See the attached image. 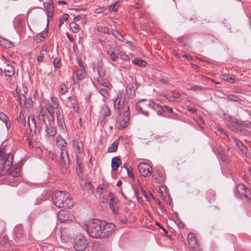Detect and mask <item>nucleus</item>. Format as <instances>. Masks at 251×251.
<instances>
[{"instance_id":"1","label":"nucleus","mask_w":251,"mask_h":251,"mask_svg":"<svg viewBox=\"0 0 251 251\" xmlns=\"http://www.w3.org/2000/svg\"><path fill=\"white\" fill-rule=\"evenodd\" d=\"M85 230L87 234L94 238L103 239L112 235L115 231L116 226L111 223L104 221L93 219L85 224Z\"/></svg>"},{"instance_id":"2","label":"nucleus","mask_w":251,"mask_h":251,"mask_svg":"<svg viewBox=\"0 0 251 251\" xmlns=\"http://www.w3.org/2000/svg\"><path fill=\"white\" fill-rule=\"evenodd\" d=\"M13 158V154L6 153L4 147L0 148V176H2L8 173L10 177L16 178L20 176L22 161H19L12 167Z\"/></svg>"},{"instance_id":"3","label":"nucleus","mask_w":251,"mask_h":251,"mask_svg":"<svg viewBox=\"0 0 251 251\" xmlns=\"http://www.w3.org/2000/svg\"><path fill=\"white\" fill-rule=\"evenodd\" d=\"M53 204L59 208H71L74 205L70 194L66 191H57L52 195Z\"/></svg>"},{"instance_id":"4","label":"nucleus","mask_w":251,"mask_h":251,"mask_svg":"<svg viewBox=\"0 0 251 251\" xmlns=\"http://www.w3.org/2000/svg\"><path fill=\"white\" fill-rule=\"evenodd\" d=\"M235 193L237 198L251 200V191L244 184L240 183L236 186Z\"/></svg>"},{"instance_id":"5","label":"nucleus","mask_w":251,"mask_h":251,"mask_svg":"<svg viewBox=\"0 0 251 251\" xmlns=\"http://www.w3.org/2000/svg\"><path fill=\"white\" fill-rule=\"evenodd\" d=\"M112 100L114 102V107L115 109L120 111L125 106L126 110L127 105L126 104V97L123 92L121 91H118L116 97L113 98Z\"/></svg>"},{"instance_id":"6","label":"nucleus","mask_w":251,"mask_h":251,"mask_svg":"<svg viewBox=\"0 0 251 251\" xmlns=\"http://www.w3.org/2000/svg\"><path fill=\"white\" fill-rule=\"evenodd\" d=\"M88 245L87 240L82 235L77 236L74 240V248L76 251H84Z\"/></svg>"},{"instance_id":"7","label":"nucleus","mask_w":251,"mask_h":251,"mask_svg":"<svg viewBox=\"0 0 251 251\" xmlns=\"http://www.w3.org/2000/svg\"><path fill=\"white\" fill-rule=\"evenodd\" d=\"M152 100L151 99L149 100L142 99L139 100L136 103V109L142 115L146 117H149V114L146 110L147 107L151 108V106L150 105V104H151Z\"/></svg>"},{"instance_id":"8","label":"nucleus","mask_w":251,"mask_h":251,"mask_svg":"<svg viewBox=\"0 0 251 251\" xmlns=\"http://www.w3.org/2000/svg\"><path fill=\"white\" fill-rule=\"evenodd\" d=\"M130 107L127 106L126 110L124 112L123 115H120V118L117 121V123L120 126L121 129L125 128L128 125L129 120Z\"/></svg>"},{"instance_id":"9","label":"nucleus","mask_w":251,"mask_h":251,"mask_svg":"<svg viewBox=\"0 0 251 251\" xmlns=\"http://www.w3.org/2000/svg\"><path fill=\"white\" fill-rule=\"evenodd\" d=\"M152 179L154 183L158 184L163 183L165 179L164 171L161 169L154 170L152 176Z\"/></svg>"},{"instance_id":"10","label":"nucleus","mask_w":251,"mask_h":251,"mask_svg":"<svg viewBox=\"0 0 251 251\" xmlns=\"http://www.w3.org/2000/svg\"><path fill=\"white\" fill-rule=\"evenodd\" d=\"M138 169L141 175L145 177L150 176L152 171V167L149 164L145 162H142L139 164Z\"/></svg>"},{"instance_id":"11","label":"nucleus","mask_w":251,"mask_h":251,"mask_svg":"<svg viewBox=\"0 0 251 251\" xmlns=\"http://www.w3.org/2000/svg\"><path fill=\"white\" fill-rule=\"evenodd\" d=\"M60 163L61 166L68 168L70 165V158L68 151L66 148L62 149L60 151Z\"/></svg>"},{"instance_id":"12","label":"nucleus","mask_w":251,"mask_h":251,"mask_svg":"<svg viewBox=\"0 0 251 251\" xmlns=\"http://www.w3.org/2000/svg\"><path fill=\"white\" fill-rule=\"evenodd\" d=\"M47 25H48V23ZM48 33L49 30L48 29V25H47V27L42 32L36 35L34 39L35 41L37 43L42 42L48 36Z\"/></svg>"},{"instance_id":"13","label":"nucleus","mask_w":251,"mask_h":251,"mask_svg":"<svg viewBox=\"0 0 251 251\" xmlns=\"http://www.w3.org/2000/svg\"><path fill=\"white\" fill-rule=\"evenodd\" d=\"M150 105L151 106V108L155 111L158 116H163L164 114V105H159L153 100L151 102Z\"/></svg>"},{"instance_id":"14","label":"nucleus","mask_w":251,"mask_h":251,"mask_svg":"<svg viewBox=\"0 0 251 251\" xmlns=\"http://www.w3.org/2000/svg\"><path fill=\"white\" fill-rule=\"evenodd\" d=\"M126 93L128 99H132L135 96V90L134 85L132 83H129L126 87Z\"/></svg>"},{"instance_id":"15","label":"nucleus","mask_w":251,"mask_h":251,"mask_svg":"<svg viewBox=\"0 0 251 251\" xmlns=\"http://www.w3.org/2000/svg\"><path fill=\"white\" fill-rule=\"evenodd\" d=\"M69 212L66 210H62L59 211L57 214V218L61 223H64L69 220Z\"/></svg>"},{"instance_id":"16","label":"nucleus","mask_w":251,"mask_h":251,"mask_svg":"<svg viewBox=\"0 0 251 251\" xmlns=\"http://www.w3.org/2000/svg\"><path fill=\"white\" fill-rule=\"evenodd\" d=\"M45 131L48 135L53 137L57 133V128L53 125L48 124L45 126Z\"/></svg>"},{"instance_id":"17","label":"nucleus","mask_w":251,"mask_h":251,"mask_svg":"<svg viewBox=\"0 0 251 251\" xmlns=\"http://www.w3.org/2000/svg\"><path fill=\"white\" fill-rule=\"evenodd\" d=\"M28 124L30 132H33L34 133L36 134L37 127L36 120L33 116L29 117V119L28 120Z\"/></svg>"},{"instance_id":"18","label":"nucleus","mask_w":251,"mask_h":251,"mask_svg":"<svg viewBox=\"0 0 251 251\" xmlns=\"http://www.w3.org/2000/svg\"><path fill=\"white\" fill-rule=\"evenodd\" d=\"M122 164V161L119 157L115 156L111 160V168L113 171H116L120 165Z\"/></svg>"},{"instance_id":"19","label":"nucleus","mask_w":251,"mask_h":251,"mask_svg":"<svg viewBox=\"0 0 251 251\" xmlns=\"http://www.w3.org/2000/svg\"><path fill=\"white\" fill-rule=\"evenodd\" d=\"M56 114L58 127L65 125L62 110L61 109H58L56 111Z\"/></svg>"},{"instance_id":"20","label":"nucleus","mask_w":251,"mask_h":251,"mask_svg":"<svg viewBox=\"0 0 251 251\" xmlns=\"http://www.w3.org/2000/svg\"><path fill=\"white\" fill-rule=\"evenodd\" d=\"M3 73L5 76L11 78L15 73L14 67L11 65H7L3 70Z\"/></svg>"},{"instance_id":"21","label":"nucleus","mask_w":251,"mask_h":251,"mask_svg":"<svg viewBox=\"0 0 251 251\" xmlns=\"http://www.w3.org/2000/svg\"><path fill=\"white\" fill-rule=\"evenodd\" d=\"M0 45L5 48L10 49L14 46V43L0 37Z\"/></svg>"},{"instance_id":"22","label":"nucleus","mask_w":251,"mask_h":251,"mask_svg":"<svg viewBox=\"0 0 251 251\" xmlns=\"http://www.w3.org/2000/svg\"><path fill=\"white\" fill-rule=\"evenodd\" d=\"M85 77V69H80L77 71L76 73V76H73V80L75 83H76V80H81L84 79Z\"/></svg>"},{"instance_id":"23","label":"nucleus","mask_w":251,"mask_h":251,"mask_svg":"<svg viewBox=\"0 0 251 251\" xmlns=\"http://www.w3.org/2000/svg\"><path fill=\"white\" fill-rule=\"evenodd\" d=\"M97 71L100 77H104L105 75V70L102 62H99L97 66Z\"/></svg>"},{"instance_id":"24","label":"nucleus","mask_w":251,"mask_h":251,"mask_svg":"<svg viewBox=\"0 0 251 251\" xmlns=\"http://www.w3.org/2000/svg\"><path fill=\"white\" fill-rule=\"evenodd\" d=\"M44 5L47 13L50 12V15L54 12V6L52 0H49V1L44 2Z\"/></svg>"},{"instance_id":"25","label":"nucleus","mask_w":251,"mask_h":251,"mask_svg":"<svg viewBox=\"0 0 251 251\" xmlns=\"http://www.w3.org/2000/svg\"><path fill=\"white\" fill-rule=\"evenodd\" d=\"M120 141L117 139L109 147L107 152H116L118 149Z\"/></svg>"},{"instance_id":"26","label":"nucleus","mask_w":251,"mask_h":251,"mask_svg":"<svg viewBox=\"0 0 251 251\" xmlns=\"http://www.w3.org/2000/svg\"><path fill=\"white\" fill-rule=\"evenodd\" d=\"M56 145L60 147V151L64 148L66 149V142L60 136H58L56 138Z\"/></svg>"},{"instance_id":"27","label":"nucleus","mask_w":251,"mask_h":251,"mask_svg":"<svg viewBox=\"0 0 251 251\" xmlns=\"http://www.w3.org/2000/svg\"><path fill=\"white\" fill-rule=\"evenodd\" d=\"M123 167H124L126 170L127 176L128 177L134 180L135 178L134 176L133 169L131 167L125 163L124 164Z\"/></svg>"},{"instance_id":"28","label":"nucleus","mask_w":251,"mask_h":251,"mask_svg":"<svg viewBox=\"0 0 251 251\" xmlns=\"http://www.w3.org/2000/svg\"><path fill=\"white\" fill-rule=\"evenodd\" d=\"M47 46L46 45L42 47V49L40 51V55L38 56L37 60L38 62H42L43 61L45 55L47 54Z\"/></svg>"},{"instance_id":"29","label":"nucleus","mask_w":251,"mask_h":251,"mask_svg":"<svg viewBox=\"0 0 251 251\" xmlns=\"http://www.w3.org/2000/svg\"><path fill=\"white\" fill-rule=\"evenodd\" d=\"M107 53L109 55L110 59L114 62L117 60L118 58V52L115 50H107Z\"/></svg>"},{"instance_id":"30","label":"nucleus","mask_w":251,"mask_h":251,"mask_svg":"<svg viewBox=\"0 0 251 251\" xmlns=\"http://www.w3.org/2000/svg\"><path fill=\"white\" fill-rule=\"evenodd\" d=\"M132 63L135 65L142 67H146L147 64L145 60L138 58H135L133 60Z\"/></svg>"},{"instance_id":"31","label":"nucleus","mask_w":251,"mask_h":251,"mask_svg":"<svg viewBox=\"0 0 251 251\" xmlns=\"http://www.w3.org/2000/svg\"><path fill=\"white\" fill-rule=\"evenodd\" d=\"M230 127L232 131L237 133L246 134L248 132L247 130L242 129L236 125H231Z\"/></svg>"},{"instance_id":"32","label":"nucleus","mask_w":251,"mask_h":251,"mask_svg":"<svg viewBox=\"0 0 251 251\" xmlns=\"http://www.w3.org/2000/svg\"><path fill=\"white\" fill-rule=\"evenodd\" d=\"M218 154L219 158L223 162L226 163H228L229 162V159L228 158L227 156L225 153V152L223 151H218Z\"/></svg>"},{"instance_id":"33","label":"nucleus","mask_w":251,"mask_h":251,"mask_svg":"<svg viewBox=\"0 0 251 251\" xmlns=\"http://www.w3.org/2000/svg\"><path fill=\"white\" fill-rule=\"evenodd\" d=\"M0 120L4 123L7 128L10 126V124L7 116L1 112H0Z\"/></svg>"},{"instance_id":"34","label":"nucleus","mask_w":251,"mask_h":251,"mask_svg":"<svg viewBox=\"0 0 251 251\" xmlns=\"http://www.w3.org/2000/svg\"><path fill=\"white\" fill-rule=\"evenodd\" d=\"M70 27L74 33H77L79 31V25L74 22H72L70 23Z\"/></svg>"},{"instance_id":"35","label":"nucleus","mask_w":251,"mask_h":251,"mask_svg":"<svg viewBox=\"0 0 251 251\" xmlns=\"http://www.w3.org/2000/svg\"><path fill=\"white\" fill-rule=\"evenodd\" d=\"M7 183L8 185L14 187L17 186L19 184V181L17 179H14L10 176L7 178Z\"/></svg>"},{"instance_id":"36","label":"nucleus","mask_w":251,"mask_h":251,"mask_svg":"<svg viewBox=\"0 0 251 251\" xmlns=\"http://www.w3.org/2000/svg\"><path fill=\"white\" fill-rule=\"evenodd\" d=\"M67 104L69 107H72L75 111H77L78 101L77 99H74L73 101L71 102L67 103Z\"/></svg>"},{"instance_id":"37","label":"nucleus","mask_w":251,"mask_h":251,"mask_svg":"<svg viewBox=\"0 0 251 251\" xmlns=\"http://www.w3.org/2000/svg\"><path fill=\"white\" fill-rule=\"evenodd\" d=\"M103 77H104L99 76V77L97 78V81L101 86H104L106 88H108L109 83L107 81L104 79Z\"/></svg>"},{"instance_id":"38","label":"nucleus","mask_w":251,"mask_h":251,"mask_svg":"<svg viewBox=\"0 0 251 251\" xmlns=\"http://www.w3.org/2000/svg\"><path fill=\"white\" fill-rule=\"evenodd\" d=\"M111 33L114 37H115L119 40L123 41L124 40V37L117 30L115 29H112L111 31Z\"/></svg>"},{"instance_id":"39","label":"nucleus","mask_w":251,"mask_h":251,"mask_svg":"<svg viewBox=\"0 0 251 251\" xmlns=\"http://www.w3.org/2000/svg\"><path fill=\"white\" fill-rule=\"evenodd\" d=\"M187 89L189 91H201L205 90L206 88L200 85H195L192 86L191 88H187Z\"/></svg>"},{"instance_id":"40","label":"nucleus","mask_w":251,"mask_h":251,"mask_svg":"<svg viewBox=\"0 0 251 251\" xmlns=\"http://www.w3.org/2000/svg\"><path fill=\"white\" fill-rule=\"evenodd\" d=\"M58 91L60 95H63L65 94L68 91V89L66 85L63 83L59 86Z\"/></svg>"},{"instance_id":"41","label":"nucleus","mask_w":251,"mask_h":251,"mask_svg":"<svg viewBox=\"0 0 251 251\" xmlns=\"http://www.w3.org/2000/svg\"><path fill=\"white\" fill-rule=\"evenodd\" d=\"M109 195L111 197L109 201V206L113 207V206H114V205L117 203L118 200L116 197L114 196L112 193L110 192L109 193Z\"/></svg>"},{"instance_id":"42","label":"nucleus","mask_w":251,"mask_h":251,"mask_svg":"<svg viewBox=\"0 0 251 251\" xmlns=\"http://www.w3.org/2000/svg\"><path fill=\"white\" fill-rule=\"evenodd\" d=\"M223 79L228 81L229 83H233L235 81V77L225 74L223 75Z\"/></svg>"},{"instance_id":"43","label":"nucleus","mask_w":251,"mask_h":251,"mask_svg":"<svg viewBox=\"0 0 251 251\" xmlns=\"http://www.w3.org/2000/svg\"><path fill=\"white\" fill-rule=\"evenodd\" d=\"M32 105V100L30 98L25 99V100L23 103V107H25L26 109L31 108Z\"/></svg>"},{"instance_id":"44","label":"nucleus","mask_w":251,"mask_h":251,"mask_svg":"<svg viewBox=\"0 0 251 251\" xmlns=\"http://www.w3.org/2000/svg\"><path fill=\"white\" fill-rule=\"evenodd\" d=\"M163 96L170 101H174L176 99H179V97H176L168 93L165 94Z\"/></svg>"},{"instance_id":"45","label":"nucleus","mask_w":251,"mask_h":251,"mask_svg":"<svg viewBox=\"0 0 251 251\" xmlns=\"http://www.w3.org/2000/svg\"><path fill=\"white\" fill-rule=\"evenodd\" d=\"M38 119L41 123H42L43 124L45 125V126H46V125H48V124H47V123L46 122V120L47 119L46 117L45 113H44L43 112H41L38 115Z\"/></svg>"},{"instance_id":"46","label":"nucleus","mask_w":251,"mask_h":251,"mask_svg":"<svg viewBox=\"0 0 251 251\" xmlns=\"http://www.w3.org/2000/svg\"><path fill=\"white\" fill-rule=\"evenodd\" d=\"M53 66L56 69H59L61 67V59L59 58L56 57L53 59Z\"/></svg>"},{"instance_id":"47","label":"nucleus","mask_w":251,"mask_h":251,"mask_svg":"<svg viewBox=\"0 0 251 251\" xmlns=\"http://www.w3.org/2000/svg\"><path fill=\"white\" fill-rule=\"evenodd\" d=\"M76 162L79 172L82 173L83 170V168L82 167V160L77 155L76 156Z\"/></svg>"},{"instance_id":"48","label":"nucleus","mask_w":251,"mask_h":251,"mask_svg":"<svg viewBox=\"0 0 251 251\" xmlns=\"http://www.w3.org/2000/svg\"><path fill=\"white\" fill-rule=\"evenodd\" d=\"M1 244L3 246H7L10 245V241L8 239V237L7 236L4 235L3 236L1 242Z\"/></svg>"},{"instance_id":"49","label":"nucleus","mask_w":251,"mask_h":251,"mask_svg":"<svg viewBox=\"0 0 251 251\" xmlns=\"http://www.w3.org/2000/svg\"><path fill=\"white\" fill-rule=\"evenodd\" d=\"M25 97L23 94H18V101H19V103L21 105V106H23V103L25 100Z\"/></svg>"},{"instance_id":"50","label":"nucleus","mask_w":251,"mask_h":251,"mask_svg":"<svg viewBox=\"0 0 251 251\" xmlns=\"http://www.w3.org/2000/svg\"><path fill=\"white\" fill-rule=\"evenodd\" d=\"M238 126H242L247 128H250L251 127V122L242 121L240 120L238 122Z\"/></svg>"},{"instance_id":"51","label":"nucleus","mask_w":251,"mask_h":251,"mask_svg":"<svg viewBox=\"0 0 251 251\" xmlns=\"http://www.w3.org/2000/svg\"><path fill=\"white\" fill-rule=\"evenodd\" d=\"M189 246L193 249H196L198 248L199 245L196 240H191L188 242Z\"/></svg>"},{"instance_id":"52","label":"nucleus","mask_w":251,"mask_h":251,"mask_svg":"<svg viewBox=\"0 0 251 251\" xmlns=\"http://www.w3.org/2000/svg\"><path fill=\"white\" fill-rule=\"evenodd\" d=\"M227 99H228L229 100L233 101L239 102V101H241V99H240L239 97H238L235 95H229L227 97Z\"/></svg>"},{"instance_id":"53","label":"nucleus","mask_w":251,"mask_h":251,"mask_svg":"<svg viewBox=\"0 0 251 251\" xmlns=\"http://www.w3.org/2000/svg\"><path fill=\"white\" fill-rule=\"evenodd\" d=\"M98 30L100 32L110 34L109 28L107 27L100 26L98 27Z\"/></svg>"},{"instance_id":"54","label":"nucleus","mask_w":251,"mask_h":251,"mask_svg":"<svg viewBox=\"0 0 251 251\" xmlns=\"http://www.w3.org/2000/svg\"><path fill=\"white\" fill-rule=\"evenodd\" d=\"M163 110H164V113L165 112H166V113L172 114L173 115H175V113L174 112L173 108L166 105H164Z\"/></svg>"},{"instance_id":"55","label":"nucleus","mask_w":251,"mask_h":251,"mask_svg":"<svg viewBox=\"0 0 251 251\" xmlns=\"http://www.w3.org/2000/svg\"><path fill=\"white\" fill-rule=\"evenodd\" d=\"M208 198H209V201H213V199L215 197V193L211 190H209L207 192Z\"/></svg>"},{"instance_id":"56","label":"nucleus","mask_w":251,"mask_h":251,"mask_svg":"<svg viewBox=\"0 0 251 251\" xmlns=\"http://www.w3.org/2000/svg\"><path fill=\"white\" fill-rule=\"evenodd\" d=\"M103 118H105L110 115V110L108 106H106L105 108L103 109Z\"/></svg>"},{"instance_id":"57","label":"nucleus","mask_w":251,"mask_h":251,"mask_svg":"<svg viewBox=\"0 0 251 251\" xmlns=\"http://www.w3.org/2000/svg\"><path fill=\"white\" fill-rule=\"evenodd\" d=\"M46 119H48L49 124L50 125H53L54 122V116H52V115H46Z\"/></svg>"},{"instance_id":"58","label":"nucleus","mask_w":251,"mask_h":251,"mask_svg":"<svg viewBox=\"0 0 251 251\" xmlns=\"http://www.w3.org/2000/svg\"><path fill=\"white\" fill-rule=\"evenodd\" d=\"M69 15L68 14H64L63 15V18H61L59 20V26H61L63 24L64 21H67L69 18Z\"/></svg>"},{"instance_id":"59","label":"nucleus","mask_w":251,"mask_h":251,"mask_svg":"<svg viewBox=\"0 0 251 251\" xmlns=\"http://www.w3.org/2000/svg\"><path fill=\"white\" fill-rule=\"evenodd\" d=\"M100 93L104 97L107 98L109 96V94L107 89L105 88H101L99 90Z\"/></svg>"},{"instance_id":"60","label":"nucleus","mask_w":251,"mask_h":251,"mask_svg":"<svg viewBox=\"0 0 251 251\" xmlns=\"http://www.w3.org/2000/svg\"><path fill=\"white\" fill-rule=\"evenodd\" d=\"M238 149L244 155L247 156L248 149L244 144L241 145Z\"/></svg>"},{"instance_id":"61","label":"nucleus","mask_w":251,"mask_h":251,"mask_svg":"<svg viewBox=\"0 0 251 251\" xmlns=\"http://www.w3.org/2000/svg\"><path fill=\"white\" fill-rule=\"evenodd\" d=\"M51 103H52L51 107L53 108L57 109L58 108L59 103L57 101V100L56 98H51Z\"/></svg>"},{"instance_id":"62","label":"nucleus","mask_w":251,"mask_h":251,"mask_svg":"<svg viewBox=\"0 0 251 251\" xmlns=\"http://www.w3.org/2000/svg\"><path fill=\"white\" fill-rule=\"evenodd\" d=\"M187 239H188V242H189V241H191V240H196L194 234L191 233H190L188 234V236H187Z\"/></svg>"},{"instance_id":"63","label":"nucleus","mask_w":251,"mask_h":251,"mask_svg":"<svg viewBox=\"0 0 251 251\" xmlns=\"http://www.w3.org/2000/svg\"><path fill=\"white\" fill-rule=\"evenodd\" d=\"M116 4V3H114L113 4H111L110 7H109V11L116 12L118 11V8L117 7H115V5Z\"/></svg>"},{"instance_id":"64","label":"nucleus","mask_w":251,"mask_h":251,"mask_svg":"<svg viewBox=\"0 0 251 251\" xmlns=\"http://www.w3.org/2000/svg\"><path fill=\"white\" fill-rule=\"evenodd\" d=\"M59 130L62 133L65 134L67 132V128L66 125H63L61 126H59Z\"/></svg>"}]
</instances>
